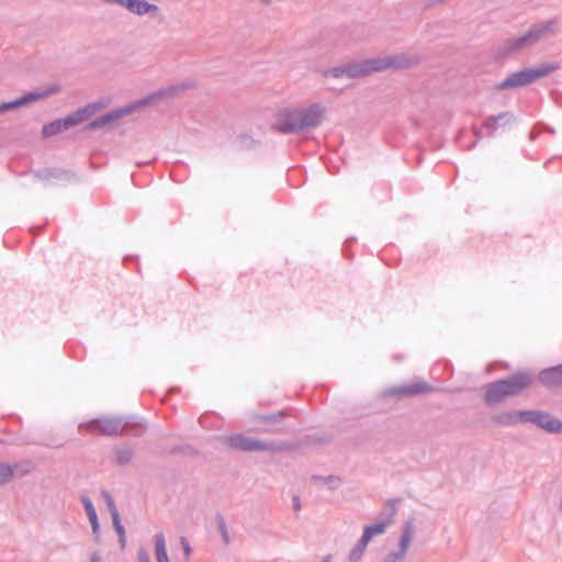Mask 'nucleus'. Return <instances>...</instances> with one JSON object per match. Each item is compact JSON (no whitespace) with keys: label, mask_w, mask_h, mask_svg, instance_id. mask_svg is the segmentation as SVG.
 I'll use <instances>...</instances> for the list:
<instances>
[{"label":"nucleus","mask_w":562,"mask_h":562,"mask_svg":"<svg viewBox=\"0 0 562 562\" xmlns=\"http://www.w3.org/2000/svg\"><path fill=\"white\" fill-rule=\"evenodd\" d=\"M409 63L398 56L375 58L351 64L345 67L334 68L330 74L333 77L341 78H361L369 76L373 72L386 70L390 68H404L408 67Z\"/></svg>","instance_id":"f257e3e1"},{"label":"nucleus","mask_w":562,"mask_h":562,"mask_svg":"<svg viewBox=\"0 0 562 562\" xmlns=\"http://www.w3.org/2000/svg\"><path fill=\"white\" fill-rule=\"evenodd\" d=\"M531 381L526 374L497 381L486 387L485 398L488 403H497L507 396H513L527 389Z\"/></svg>","instance_id":"f03ea898"},{"label":"nucleus","mask_w":562,"mask_h":562,"mask_svg":"<svg viewBox=\"0 0 562 562\" xmlns=\"http://www.w3.org/2000/svg\"><path fill=\"white\" fill-rule=\"evenodd\" d=\"M519 422H531L549 431H561L562 423L541 412H516L505 417L504 423L515 424Z\"/></svg>","instance_id":"7ed1b4c3"},{"label":"nucleus","mask_w":562,"mask_h":562,"mask_svg":"<svg viewBox=\"0 0 562 562\" xmlns=\"http://www.w3.org/2000/svg\"><path fill=\"white\" fill-rule=\"evenodd\" d=\"M554 69L555 67L550 65H542L537 68L522 69L520 71L512 74L508 78H506L501 83V88L505 89L525 87L549 75Z\"/></svg>","instance_id":"20e7f679"},{"label":"nucleus","mask_w":562,"mask_h":562,"mask_svg":"<svg viewBox=\"0 0 562 562\" xmlns=\"http://www.w3.org/2000/svg\"><path fill=\"white\" fill-rule=\"evenodd\" d=\"M321 113L314 109H308L307 113H292L289 122H280L279 130L288 133L301 130L306 126H314L321 121Z\"/></svg>","instance_id":"39448f33"},{"label":"nucleus","mask_w":562,"mask_h":562,"mask_svg":"<svg viewBox=\"0 0 562 562\" xmlns=\"http://www.w3.org/2000/svg\"><path fill=\"white\" fill-rule=\"evenodd\" d=\"M89 109L90 108H82L75 114L68 116L66 120H57L55 122H52L50 124L45 125L43 127L44 135L50 136L57 134L64 130H67L69 126L76 125L79 122L87 120L90 115Z\"/></svg>","instance_id":"423d86ee"},{"label":"nucleus","mask_w":562,"mask_h":562,"mask_svg":"<svg viewBox=\"0 0 562 562\" xmlns=\"http://www.w3.org/2000/svg\"><path fill=\"white\" fill-rule=\"evenodd\" d=\"M227 445L233 449L251 451V450H265L268 449L267 445L260 441L252 440L243 435H234L227 438Z\"/></svg>","instance_id":"0eeeda50"},{"label":"nucleus","mask_w":562,"mask_h":562,"mask_svg":"<svg viewBox=\"0 0 562 562\" xmlns=\"http://www.w3.org/2000/svg\"><path fill=\"white\" fill-rule=\"evenodd\" d=\"M123 8L130 12L138 15H143L149 12H156L158 9L155 4H150L145 0H125Z\"/></svg>","instance_id":"6e6552de"},{"label":"nucleus","mask_w":562,"mask_h":562,"mask_svg":"<svg viewBox=\"0 0 562 562\" xmlns=\"http://www.w3.org/2000/svg\"><path fill=\"white\" fill-rule=\"evenodd\" d=\"M393 522V518L380 522L372 524L370 526L364 527L363 530V542H370L375 536H380L385 532L386 528Z\"/></svg>","instance_id":"1a4fd4ad"},{"label":"nucleus","mask_w":562,"mask_h":562,"mask_svg":"<svg viewBox=\"0 0 562 562\" xmlns=\"http://www.w3.org/2000/svg\"><path fill=\"white\" fill-rule=\"evenodd\" d=\"M540 379L547 385L562 384V366L542 372Z\"/></svg>","instance_id":"9d476101"},{"label":"nucleus","mask_w":562,"mask_h":562,"mask_svg":"<svg viewBox=\"0 0 562 562\" xmlns=\"http://www.w3.org/2000/svg\"><path fill=\"white\" fill-rule=\"evenodd\" d=\"M130 112H131V108H123L120 111H115L112 114L105 115V116H103L100 120L93 121L90 124V128L103 127L106 124H109V123L113 122L114 120L119 119L120 116L130 114Z\"/></svg>","instance_id":"9b49d317"},{"label":"nucleus","mask_w":562,"mask_h":562,"mask_svg":"<svg viewBox=\"0 0 562 562\" xmlns=\"http://www.w3.org/2000/svg\"><path fill=\"white\" fill-rule=\"evenodd\" d=\"M46 94L47 91L44 90L30 92L14 102L2 103L1 105H24L26 103L41 101Z\"/></svg>","instance_id":"f8f14e48"},{"label":"nucleus","mask_w":562,"mask_h":562,"mask_svg":"<svg viewBox=\"0 0 562 562\" xmlns=\"http://www.w3.org/2000/svg\"><path fill=\"white\" fill-rule=\"evenodd\" d=\"M82 503H83L85 509L87 512V515L89 517L93 533H98L99 522H98L97 512H95L91 501L89 499V497L83 496Z\"/></svg>","instance_id":"ddd939ff"},{"label":"nucleus","mask_w":562,"mask_h":562,"mask_svg":"<svg viewBox=\"0 0 562 562\" xmlns=\"http://www.w3.org/2000/svg\"><path fill=\"white\" fill-rule=\"evenodd\" d=\"M156 558L157 562H169L165 537L162 533L156 536Z\"/></svg>","instance_id":"4468645a"},{"label":"nucleus","mask_w":562,"mask_h":562,"mask_svg":"<svg viewBox=\"0 0 562 562\" xmlns=\"http://www.w3.org/2000/svg\"><path fill=\"white\" fill-rule=\"evenodd\" d=\"M539 37V32L538 31H530L528 34L517 38L510 49H518V48H521L522 46H525L526 44H530L535 41H537Z\"/></svg>","instance_id":"2eb2a0df"},{"label":"nucleus","mask_w":562,"mask_h":562,"mask_svg":"<svg viewBox=\"0 0 562 562\" xmlns=\"http://www.w3.org/2000/svg\"><path fill=\"white\" fill-rule=\"evenodd\" d=\"M369 542H363V538L361 537L359 543L353 548V550L350 552L349 560L351 562H357L359 559L363 555L367 546Z\"/></svg>","instance_id":"dca6fc26"},{"label":"nucleus","mask_w":562,"mask_h":562,"mask_svg":"<svg viewBox=\"0 0 562 562\" xmlns=\"http://www.w3.org/2000/svg\"><path fill=\"white\" fill-rule=\"evenodd\" d=\"M413 531L412 526L409 524H406L404 527V533L401 539V550L403 553L406 552L407 548L409 547V543L412 541Z\"/></svg>","instance_id":"f3484780"},{"label":"nucleus","mask_w":562,"mask_h":562,"mask_svg":"<svg viewBox=\"0 0 562 562\" xmlns=\"http://www.w3.org/2000/svg\"><path fill=\"white\" fill-rule=\"evenodd\" d=\"M105 497H106V503H108V506H109V509H110V513H111V516L113 519L114 527L121 525L120 515H119V512H117L113 501L111 499V497L109 496L108 493H105Z\"/></svg>","instance_id":"a211bd4d"},{"label":"nucleus","mask_w":562,"mask_h":562,"mask_svg":"<svg viewBox=\"0 0 562 562\" xmlns=\"http://www.w3.org/2000/svg\"><path fill=\"white\" fill-rule=\"evenodd\" d=\"M101 431L106 435H114L119 431V424L113 422H104L101 426Z\"/></svg>","instance_id":"6ab92c4d"},{"label":"nucleus","mask_w":562,"mask_h":562,"mask_svg":"<svg viewBox=\"0 0 562 562\" xmlns=\"http://www.w3.org/2000/svg\"><path fill=\"white\" fill-rule=\"evenodd\" d=\"M12 476V470L9 465L0 464V484L8 482Z\"/></svg>","instance_id":"aec40b11"},{"label":"nucleus","mask_w":562,"mask_h":562,"mask_svg":"<svg viewBox=\"0 0 562 562\" xmlns=\"http://www.w3.org/2000/svg\"><path fill=\"white\" fill-rule=\"evenodd\" d=\"M180 542H181V546L183 548L186 559L189 560L190 554H191V548H190L188 541L186 540V538H181Z\"/></svg>","instance_id":"412c9836"},{"label":"nucleus","mask_w":562,"mask_h":562,"mask_svg":"<svg viewBox=\"0 0 562 562\" xmlns=\"http://www.w3.org/2000/svg\"><path fill=\"white\" fill-rule=\"evenodd\" d=\"M424 391H426V387H424L422 385H412L407 389V392L411 394H417V393H420Z\"/></svg>","instance_id":"4be33fe9"},{"label":"nucleus","mask_w":562,"mask_h":562,"mask_svg":"<svg viewBox=\"0 0 562 562\" xmlns=\"http://www.w3.org/2000/svg\"><path fill=\"white\" fill-rule=\"evenodd\" d=\"M138 559H139V562H150L148 554L144 550H140L138 552Z\"/></svg>","instance_id":"5701e85b"},{"label":"nucleus","mask_w":562,"mask_h":562,"mask_svg":"<svg viewBox=\"0 0 562 562\" xmlns=\"http://www.w3.org/2000/svg\"><path fill=\"white\" fill-rule=\"evenodd\" d=\"M103 1L106 3H116L121 7H123V3L125 2V0H103Z\"/></svg>","instance_id":"b1692460"},{"label":"nucleus","mask_w":562,"mask_h":562,"mask_svg":"<svg viewBox=\"0 0 562 562\" xmlns=\"http://www.w3.org/2000/svg\"><path fill=\"white\" fill-rule=\"evenodd\" d=\"M114 528L117 531V533L121 536V538L123 539L124 538V529H123L122 525L115 526Z\"/></svg>","instance_id":"393cba45"},{"label":"nucleus","mask_w":562,"mask_h":562,"mask_svg":"<svg viewBox=\"0 0 562 562\" xmlns=\"http://www.w3.org/2000/svg\"><path fill=\"white\" fill-rule=\"evenodd\" d=\"M114 528L117 531V533L121 536V538L123 539L124 538V529H123L122 525L115 526Z\"/></svg>","instance_id":"a878e982"},{"label":"nucleus","mask_w":562,"mask_h":562,"mask_svg":"<svg viewBox=\"0 0 562 562\" xmlns=\"http://www.w3.org/2000/svg\"><path fill=\"white\" fill-rule=\"evenodd\" d=\"M91 562H101V559L98 553H93L91 555Z\"/></svg>","instance_id":"bb28decb"},{"label":"nucleus","mask_w":562,"mask_h":562,"mask_svg":"<svg viewBox=\"0 0 562 562\" xmlns=\"http://www.w3.org/2000/svg\"><path fill=\"white\" fill-rule=\"evenodd\" d=\"M155 101H157V102H162L164 100H162V99H156Z\"/></svg>","instance_id":"cd10ccee"},{"label":"nucleus","mask_w":562,"mask_h":562,"mask_svg":"<svg viewBox=\"0 0 562 562\" xmlns=\"http://www.w3.org/2000/svg\"><path fill=\"white\" fill-rule=\"evenodd\" d=\"M4 108H0V112L3 110Z\"/></svg>","instance_id":"c85d7f7f"}]
</instances>
